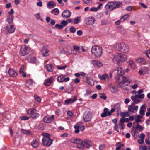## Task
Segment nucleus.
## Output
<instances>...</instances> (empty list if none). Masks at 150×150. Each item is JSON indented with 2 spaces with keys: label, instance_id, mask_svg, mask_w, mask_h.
I'll return each mask as SVG.
<instances>
[{
  "label": "nucleus",
  "instance_id": "nucleus-30",
  "mask_svg": "<svg viewBox=\"0 0 150 150\" xmlns=\"http://www.w3.org/2000/svg\"><path fill=\"white\" fill-rule=\"evenodd\" d=\"M131 99L132 100L133 103L135 104H138L141 102V100L138 99L134 97V96H132L131 97Z\"/></svg>",
  "mask_w": 150,
  "mask_h": 150
},
{
  "label": "nucleus",
  "instance_id": "nucleus-5",
  "mask_svg": "<svg viewBox=\"0 0 150 150\" xmlns=\"http://www.w3.org/2000/svg\"><path fill=\"white\" fill-rule=\"evenodd\" d=\"M70 141L72 143L76 144L77 148L83 150V145H82V140L79 139L73 138L71 139Z\"/></svg>",
  "mask_w": 150,
  "mask_h": 150
},
{
  "label": "nucleus",
  "instance_id": "nucleus-55",
  "mask_svg": "<svg viewBox=\"0 0 150 150\" xmlns=\"http://www.w3.org/2000/svg\"><path fill=\"white\" fill-rule=\"evenodd\" d=\"M69 30L70 32L72 33H75L76 31V29L73 26H71L70 27L69 29Z\"/></svg>",
  "mask_w": 150,
  "mask_h": 150
},
{
  "label": "nucleus",
  "instance_id": "nucleus-7",
  "mask_svg": "<svg viewBox=\"0 0 150 150\" xmlns=\"http://www.w3.org/2000/svg\"><path fill=\"white\" fill-rule=\"evenodd\" d=\"M29 51V48L25 45H23L21 48L20 52L21 54L24 56L28 54Z\"/></svg>",
  "mask_w": 150,
  "mask_h": 150
},
{
  "label": "nucleus",
  "instance_id": "nucleus-12",
  "mask_svg": "<svg viewBox=\"0 0 150 150\" xmlns=\"http://www.w3.org/2000/svg\"><path fill=\"white\" fill-rule=\"evenodd\" d=\"M4 28L7 30L8 32L10 33H13L15 31V28L13 25H10L9 26H6L4 27Z\"/></svg>",
  "mask_w": 150,
  "mask_h": 150
},
{
  "label": "nucleus",
  "instance_id": "nucleus-61",
  "mask_svg": "<svg viewBox=\"0 0 150 150\" xmlns=\"http://www.w3.org/2000/svg\"><path fill=\"white\" fill-rule=\"evenodd\" d=\"M73 48L74 50L78 51L80 49V47L74 45L73 46Z\"/></svg>",
  "mask_w": 150,
  "mask_h": 150
},
{
  "label": "nucleus",
  "instance_id": "nucleus-1",
  "mask_svg": "<svg viewBox=\"0 0 150 150\" xmlns=\"http://www.w3.org/2000/svg\"><path fill=\"white\" fill-rule=\"evenodd\" d=\"M129 80L128 76H123L121 80L118 83V87L126 90H129V89L128 86L130 81Z\"/></svg>",
  "mask_w": 150,
  "mask_h": 150
},
{
  "label": "nucleus",
  "instance_id": "nucleus-33",
  "mask_svg": "<svg viewBox=\"0 0 150 150\" xmlns=\"http://www.w3.org/2000/svg\"><path fill=\"white\" fill-rule=\"evenodd\" d=\"M59 11L57 8H55L51 10V13L54 15H57L59 13Z\"/></svg>",
  "mask_w": 150,
  "mask_h": 150
},
{
  "label": "nucleus",
  "instance_id": "nucleus-20",
  "mask_svg": "<svg viewBox=\"0 0 150 150\" xmlns=\"http://www.w3.org/2000/svg\"><path fill=\"white\" fill-rule=\"evenodd\" d=\"M98 77L101 80H107L108 81L109 79V76L106 74H104L102 75H98Z\"/></svg>",
  "mask_w": 150,
  "mask_h": 150
},
{
  "label": "nucleus",
  "instance_id": "nucleus-59",
  "mask_svg": "<svg viewBox=\"0 0 150 150\" xmlns=\"http://www.w3.org/2000/svg\"><path fill=\"white\" fill-rule=\"evenodd\" d=\"M97 66L99 67H101L103 65V64L100 61H97L96 62Z\"/></svg>",
  "mask_w": 150,
  "mask_h": 150
},
{
  "label": "nucleus",
  "instance_id": "nucleus-22",
  "mask_svg": "<svg viewBox=\"0 0 150 150\" xmlns=\"http://www.w3.org/2000/svg\"><path fill=\"white\" fill-rule=\"evenodd\" d=\"M81 125V123L79 122L74 126V127L75 129L74 132L75 133H78L79 132L80 125Z\"/></svg>",
  "mask_w": 150,
  "mask_h": 150
},
{
  "label": "nucleus",
  "instance_id": "nucleus-35",
  "mask_svg": "<svg viewBox=\"0 0 150 150\" xmlns=\"http://www.w3.org/2000/svg\"><path fill=\"white\" fill-rule=\"evenodd\" d=\"M30 62L31 63H33L36 64H38V63L35 57L33 56L31 57L30 58Z\"/></svg>",
  "mask_w": 150,
  "mask_h": 150
},
{
  "label": "nucleus",
  "instance_id": "nucleus-17",
  "mask_svg": "<svg viewBox=\"0 0 150 150\" xmlns=\"http://www.w3.org/2000/svg\"><path fill=\"white\" fill-rule=\"evenodd\" d=\"M53 78V77L51 76L45 79L44 82V85L47 86H50L52 82Z\"/></svg>",
  "mask_w": 150,
  "mask_h": 150
},
{
  "label": "nucleus",
  "instance_id": "nucleus-16",
  "mask_svg": "<svg viewBox=\"0 0 150 150\" xmlns=\"http://www.w3.org/2000/svg\"><path fill=\"white\" fill-rule=\"evenodd\" d=\"M49 50L46 47H42L41 50L42 55L43 57H46L48 55L49 52Z\"/></svg>",
  "mask_w": 150,
  "mask_h": 150
},
{
  "label": "nucleus",
  "instance_id": "nucleus-9",
  "mask_svg": "<svg viewBox=\"0 0 150 150\" xmlns=\"http://www.w3.org/2000/svg\"><path fill=\"white\" fill-rule=\"evenodd\" d=\"M105 9L110 11L116 9L114 2H109L105 6Z\"/></svg>",
  "mask_w": 150,
  "mask_h": 150
},
{
  "label": "nucleus",
  "instance_id": "nucleus-11",
  "mask_svg": "<svg viewBox=\"0 0 150 150\" xmlns=\"http://www.w3.org/2000/svg\"><path fill=\"white\" fill-rule=\"evenodd\" d=\"M71 12L68 10H64L62 14V16L64 18H67L70 17L71 15Z\"/></svg>",
  "mask_w": 150,
  "mask_h": 150
},
{
  "label": "nucleus",
  "instance_id": "nucleus-37",
  "mask_svg": "<svg viewBox=\"0 0 150 150\" xmlns=\"http://www.w3.org/2000/svg\"><path fill=\"white\" fill-rule=\"evenodd\" d=\"M21 132L25 134L30 135L32 134L31 132L29 130H27L21 129Z\"/></svg>",
  "mask_w": 150,
  "mask_h": 150
},
{
  "label": "nucleus",
  "instance_id": "nucleus-24",
  "mask_svg": "<svg viewBox=\"0 0 150 150\" xmlns=\"http://www.w3.org/2000/svg\"><path fill=\"white\" fill-rule=\"evenodd\" d=\"M37 110L35 108H30L26 111V112L28 114L30 115L31 116Z\"/></svg>",
  "mask_w": 150,
  "mask_h": 150
},
{
  "label": "nucleus",
  "instance_id": "nucleus-32",
  "mask_svg": "<svg viewBox=\"0 0 150 150\" xmlns=\"http://www.w3.org/2000/svg\"><path fill=\"white\" fill-rule=\"evenodd\" d=\"M114 2L116 8L120 7L122 4V3L121 1H114Z\"/></svg>",
  "mask_w": 150,
  "mask_h": 150
},
{
  "label": "nucleus",
  "instance_id": "nucleus-14",
  "mask_svg": "<svg viewBox=\"0 0 150 150\" xmlns=\"http://www.w3.org/2000/svg\"><path fill=\"white\" fill-rule=\"evenodd\" d=\"M84 121L86 122H87L91 120L92 117L91 113L88 112L86 113H85L83 116Z\"/></svg>",
  "mask_w": 150,
  "mask_h": 150
},
{
  "label": "nucleus",
  "instance_id": "nucleus-54",
  "mask_svg": "<svg viewBox=\"0 0 150 150\" xmlns=\"http://www.w3.org/2000/svg\"><path fill=\"white\" fill-rule=\"evenodd\" d=\"M119 124V127L120 129L122 130L125 127V125L124 124Z\"/></svg>",
  "mask_w": 150,
  "mask_h": 150
},
{
  "label": "nucleus",
  "instance_id": "nucleus-44",
  "mask_svg": "<svg viewBox=\"0 0 150 150\" xmlns=\"http://www.w3.org/2000/svg\"><path fill=\"white\" fill-rule=\"evenodd\" d=\"M81 21L80 17H77L75 18L74 21V24H77L79 23Z\"/></svg>",
  "mask_w": 150,
  "mask_h": 150
},
{
  "label": "nucleus",
  "instance_id": "nucleus-6",
  "mask_svg": "<svg viewBox=\"0 0 150 150\" xmlns=\"http://www.w3.org/2000/svg\"><path fill=\"white\" fill-rule=\"evenodd\" d=\"M138 109V106L134 103H132L128 107V111L132 113H135Z\"/></svg>",
  "mask_w": 150,
  "mask_h": 150
},
{
  "label": "nucleus",
  "instance_id": "nucleus-4",
  "mask_svg": "<svg viewBox=\"0 0 150 150\" xmlns=\"http://www.w3.org/2000/svg\"><path fill=\"white\" fill-rule=\"evenodd\" d=\"M91 52L96 57H98L101 56L103 53L102 47L96 45L92 46Z\"/></svg>",
  "mask_w": 150,
  "mask_h": 150
},
{
  "label": "nucleus",
  "instance_id": "nucleus-46",
  "mask_svg": "<svg viewBox=\"0 0 150 150\" xmlns=\"http://www.w3.org/2000/svg\"><path fill=\"white\" fill-rule=\"evenodd\" d=\"M109 23V21L105 19H103L101 22V25H102L108 24Z\"/></svg>",
  "mask_w": 150,
  "mask_h": 150
},
{
  "label": "nucleus",
  "instance_id": "nucleus-39",
  "mask_svg": "<svg viewBox=\"0 0 150 150\" xmlns=\"http://www.w3.org/2000/svg\"><path fill=\"white\" fill-rule=\"evenodd\" d=\"M111 91L114 93H116L118 91V90L116 87L112 86L110 88Z\"/></svg>",
  "mask_w": 150,
  "mask_h": 150
},
{
  "label": "nucleus",
  "instance_id": "nucleus-49",
  "mask_svg": "<svg viewBox=\"0 0 150 150\" xmlns=\"http://www.w3.org/2000/svg\"><path fill=\"white\" fill-rule=\"evenodd\" d=\"M131 132L132 135L134 137L135 135H137L138 133V132L135 129L132 130Z\"/></svg>",
  "mask_w": 150,
  "mask_h": 150
},
{
  "label": "nucleus",
  "instance_id": "nucleus-34",
  "mask_svg": "<svg viewBox=\"0 0 150 150\" xmlns=\"http://www.w3.org/2000/svg\"><path fill=\"white\" fill-rule=\"evenodd\" d=\"M86 81L87 83L91 86H93L94 84L93 81L92 79H91L89 78H87Z\"/></svg>",
  "mask_w": 150,
  "mask_h": 150
},
{
  "label": "nucleus",
  "instance_id": "nucleus-42",
  "mask_svg": "<svg viewBox=\"0 0 150 150\" xmlns=\"http://www.w3.org/2000/svg\"><path fill=\"white\" fill-rule=\"evenodd\" d=\"M64 76H59L57 77V81L60 82H64Z\"/></svg>",
  "mask_w": 150,
  "mask_h": 150
},
{
  "label": "nucleus",
  "instance_id": "nucleus-28",
  "mask_svg": "<svg viewBox=\"0 0 150 150\" xmlns=\"http://www.w3.org/2000/svg\"><path fill=\"white\" fill-rule=\"evenodd\" d=\"M46 67L47 71L50 72L53 71L54 69L53 65L50 64H47L46 66Z\"/></svg>",
  "mask_w": 150,
  "mask_h": 150
},
{
  "label": "nucleus",
  "instance_id": "nucleus-48",
  "mask_svg": "<svg viewBox=\"0 0 150 150\" xmlns=\"http://www.w3.org/2000/svg\"><path fill=\"white\" fill-rule=\"evenodd\" d=\"M83 1L86 4L89 5L91 4L92 3L91 0H83Z\"/></svg>",
  "mask_w": 150,
  "mask_h": 150
},
{
  "label": "nucleus",
  "instance_id": "nucleus-19",
  "mask_svg": "<svg viewBox=\"0 0 150 150\" xmlns=\"http://www.w3.org/2000/svg\"><path fill=\"white\" fill-rule=\"evenodd\" d=\"M47 6L48 8L51 9L56 7V5L54 1H51L47 3Z\"/></svg>",
  "mask_w": 150,
  "mask_h": 150
},
{
  "label": "nucleus",
  "instance_id": "nucleus-13",
  "mask_svg": "<svg viewBox=\"0 0 150 150\" xmlns=\"http://www.w3.org/2000/svg\"><path fill=\"white\" fill-rule=\"evenodd\" d=\"M77 100V97L76 96H74L73 99L69 98L66 100L64 101V103L66 105H69L76 101Z\"/></svg>",
  "mask_w": 150,
  "mask_h": 150
},
{
  "label": "nucleus",
  "instance_id": "nucleus-10",
  "mask_svg": "<svg viewBox=\"0 0 150 150\" xmlns=\"http://www.w3.org/2000/svg\"><path fill=\"white\" fill-rule=\"evenodd\" d=\"M54 117V115H52L50 117L48 116H45L44 117L43 121L45 123H50L53 121Z\"/></svg>",
  "mask_w": 150,
  "mask_h": 150
},
{
  "label": "nucleus",
  "instance_id": "nucleus-2",
  "mask_svg": "<svg viewBox=\"0 0 150 150\" xmlns=\"http://www.w3.org/2000/svg\"><path fill=\"white\" fill-rule=\"evenodd\" d=\"M113 47L117 50L124 53H127L129 51L128 46L123 42L116 43L113 45Z\"/></svg>",
  "mask_w": 150,
  "mask_h": 150
},
{
  "label": "nucleus",
  "instance_id": "nucleus-62",
  "mask_svg": "<svg viewBox=\"0 0 150 150\" xmlns=\"http://www.w3.org/2000/svg\"><path fill=\"white\" fill-rule=\"evenodd\" d=\"M146 52L147 57L150 58V50H147Z\"/></svg>",
  "mask_w": 150,
  "mask_h": 150
},
{
  "label": "nucleus",
  "instance_id": "nucleus-21",
  "mask_svg": "<svg viewBox=\"0 0 150 150\" xmlns=\"http://www.w3.org/2000/svg\"><path fill=\"white\" fill-rule=\"evenodd\" d=\"M8 73L10 76L12 77H15L17 76V73L12 69L9 68Z\"/></svg>",
  "mask_w": 150,
  "mask_h": 150
},
{
  "label": "nucleus",
  "instance_id": "nucleus-57",
  "mask_svg": "<svg viewBox=\"0 0 150 150\" xmlns=\"http://www.w3.org/2000/svg\"><path fill=\"white\" fill-rule=\"evenodd\" d=\"M115 110V109L114 108H112L110 111L108 113V116H110L111 115L112 113Z\"/></svg>",
  "mask_w": 150,
  "mask_h": 150
},
{
  "label": "nucleus",
  "instance_id": "nucleus-18",
  "mask_svg": "<svg viewBox=\"0 0 150 150\" xmlns=\"http://www.w3.org/2000/svg\"><path fill=\"white\" fill-rule=\"evenodd\" d=\"M120 53L116 54L114 56L112 59L114 63H117V64L119 63L120 62Z\"/></svg>",
  "mask_w": 150,
  "mask_h": 150
},
{
  "label": "nucleus",
  "instance_id": "nucleus-36",
  "mask_svg": "<svg viewBox=\"0 0 150 150\" xmlns=\"http://www.w3.org/2000/svg\"><path fill=\"white\" fill-rule=\"evenodd\" d=\"M129 115V113L127 112H122L120 113V116L123 118H124L125 116L128 117Z\"/></svg>",
  "mask_w": 150,
  "mask_h": 150
},
{
  "label": "nucleus",
  "instance_id": "nucleus-63",
  "mask_svg": "<svg viewBox=\"0 0 150 150\" xmlns=\"http://www.w3.org/2000/svg\"><path fill=\"white\" fill-rule=\"evenodd\" d=\"M126 10L128 11H131L132 10V7L131 6H129L126 7L125 8Z\"/></svg>",
  "mask_w": 150,
  "mask_h": 150
},
{
  "label": "nucleus",
  "instance_id": "nucleus-38",
  "mask_svg": "<svg viewBox=\"0 0 150 150\" xmlns=\"http://www.w3.org/2000/svg\"><path fill=\"white\" fill-rule=\"evenodd\" d=\"M39 116L40 114L38 113L35 112L31 116V117L33 119H36Z\"/></svg>",
  "mask_w": 150,
  "mask_h": 150
},
{
  "label": "nucleus",
  "instance_id": "nucleus-15",
  "mask_svg": "<svg viewBox=\"0 0 150 150\" xmlns=\"http://www.w3.org/2000/svg\"><path fill=\"white\" fill-rule=\"evenodd\" d=\"M82 145H83V149L84 147L86 148L89 147L91 145V141L88 140H84L82 142Z\"/></svg>",
  "mask_w": 150,
  "mask_h": 150
},
{
  "label": "nucleus",
  "instance_id": "nucleus-60",
  "mask_svg": "<svg viewBox=\"0 0 150 150\" xmlns=\"http://www.w3.org/2000/svg\"><path fill=\"white\" fill-rule=\"evenodd\" d=\"M29 119V117L26 116H23L21 117V119L24 120H28Z\"/></svg>",
  "mask_w": 150,
  "mask_h": 150
},
{
  "label": "nucleus",
  "instance_id": "nucleus-26",
  "mask_svg": "<svg viewBox=\"0 0 150 150\" xmlns=\"http://www.w3.org/2000/svg\"><path fill=\"white\" fill-rule=\"evenodd\" d=\"M120 62H125L126 60L127 57V56L125 54L120 53Z\"/></svg>",
  "mask_w": 150,
  "mask_h": 150
},
{
  "label": "nucleus",
  "instance_id": "nucleus-52",
  "mask_svg": "<svg viewBox=\"0 0 150 150\" xmlns=\"http://www.w3.org/2000/svg\"><path fill=\"white\" fill-rule=\"evenodd\" d=\"M133 127L135 129H137V127L139 126L138 122H135L133 123Z\"/></svg>",
  "mask_w": 150,
  "mask_h": 150
},
{
  "label": "nucleus",
  "instance_id": "nucleus-27",
  "mask_svg": "<svg viewBox=\"0 0 150 150\" xmlns=\"http://www.w3.org/2000/svg\"><path fill=\"white\" fill-rule=\"evenodd\" d=\"M31 145L33 147L36 148L38 146L39 143L36 140L34 139L31 142Z\"/></svg>",
  "mask_w": 150,
  "mask_h": 150
},
{
  "label": "nucleus",
  "instance_id": "nucleus-29",
  "mask_svg": "<svg viewBox=\"0 0 150 150\" xmlns=\"http://www.w3.org/2000/svg\"><path fill=\"white\" fill-rule=\"evenodd\" d=\"M117 73L120 75H122L124 74V71L120 67H117Z\"/></svg>",
  "mask_w": 150,
  "mask_h": 150
},
{
  "label": "nucleus",
  "instance_id": "nucleus-40",
  "mask_svg": "<svg viewBox=\"0 0 150 150\" xmlns=\"http://www.w3.org/2000/svg\"><path fill=\"white\" fill-rule=\"evenodd\" d=\"M142 117L140 115H138L136 116L135 117V122H141V120L140 119L142 118Z\"/></svg>",
  "mask_w": 150,
  "mask_h": 150
},
{
  "label": "nucleus",
  "instance_id": "nucleus-31",
  "mask_svg": "<svg viewBox=\"0 0 150 150\" xmlns=\"http://www.w3.org/2000/svg\"><path fill=\"white\" fill-rule=\"evenodd\" d=\"M136 59L137 62L138 63L143 64L145 62V60L144 58H137Z\"/></svg>",
  "mask_w": 150,
  "mask_h": 150
},
{
  "label": "nucleus",
  "instance_id": "nucleus-53",
  "mask_svg": "<svg viewBox=\"0 0 150 150\" xmlns=\"http://www.w3.org/2000/svg\"><path fill=\"white\" fill-rule=\"evenodd\" d=\"M61 24L63 26H66L68 24V22L65 20H63L61 22Z\"/></svg>",
  "mask_w": 150,
  "mask_h": 150
},
{
  "label": "nucleus",
  "instance_id": "nucleus-58",
  "mask_svg": "<svg viewBox=\"0 0 150 150\" xmlns=\"http://www.w3.org/2000/svg\"><path fill=\"white\" fill-rule=\"evenodd\" d=\"M108 113L107 114V113H105L104 112H103L101 114L100 116H101V117H102V118H103V117H105L108 116Z\"/></svg>",
  "mask_w": 150,
  "mask_h": 150
},
{
  "label": "nucleus",
  "instance_id": "nucleus-56",
  "mask_svg": "<svg viewBox=\"0 0 150 150\" xmlns=\"http://www.w3.org/2000/svg\"><path fill=\"white\" fill-rule=\"evenodd\" d=\"M55 27L56 28H58L59 29H61L63 28V26L62 25H60L59 24H56Z\"/></svg>",
  "mask_w": 150,
  "mask_h": 150
},
{
  "label": "nucleus",
  "instance_id": "nucleus-25",
  "mask_svg": "<svg viewBox=\"0 0 150 150\" xmlns=\"http://www.w3.org/2000/svg\"><path fill=\"white\" fill-rule=\"evenodd\" d=\"M33 81L32 80H28L26 83V86L30 89L32 88V87L33 86Z\"/></svg>",
  "mask_w": 150,
  "mask_h": 150
},
{
  "label": "nucleus",
  "instance_id": "nucleus-3",
  "mask_svg": "<svg viewBox=\"0 0 150 150\" xmlns=\"http://www.w3.org/2000/svg\"><path fill=\"white\" fill-rule=\"evenodd\" d=\"M41 135L43 136L42 143L45 146H50L52 143L53 140L50 139V135L47 133H42Z\"/></svg>",
  "mask_w": 150,
  "mask_h": 150
},
{
  "label": "nucleus",
  "instance_id": "nucleus-47",
  "mask_svg": "<svg viewBox=\"0 0 150 150\" xmlns=\"http://www.w3.org/2000/svg\"><path fill=\"white\" fill-rule=\"evenodd\" d=\"M100 98L103 99L104 100H105L107 99V97L106 96L105 94L104 93H102L100 95Z\"/></svg>",
  "mask_w": 150,
  "mask_h": 150
},
{
  "label": "nucleus",
  "instance_id": "nucleus-50",
  "mask_svg": "<svg viewBox=\"0 0 150 150\" xmlns=\"http://www.w3.org/2000/svg\"><path fill=\"white\" fill-rule=\"evenodd\" d=\"M67 65H65L63 66H57V68L58 70H63L64 69L67 68Z\"/></svg>",
  "mask_w": 150,
  "mask_h": 150
},
{
  "label": "nucleus",
  "instance_id": "nucleus-43",
  "mask_svg": "<svg viewBox=\"0 0 150 150\" xmlns=\"http://www.w3.org/2000/svg\"><path fill=\"white\" fill-rule=\"evenodd\" d=\"M34 98L35 100L38 102H40L41 100V99L40 97L37 94H35Z\"/></svg>",
  "mask_w": 150,
  "mask_h": 150
},
{
  "label": "nucleus",
  "instance_id": "nucleus-51",
  "mask_svg": "<svg viewBox=\"0 0 150 150\" xmlns=\"http://www.w3.org/2000/svg\"><path fill=\"white\" fill-rule=\"evenodd\" d=\"M143 106H145L144 105H142L140 109V114L142 115H144V111L142 108V107Z\"/></svg>",
  "mask_w": 150,
  "mask_h": 150
},
{
  "label": "nucleus",
  "instance_id": "nucleus-45",
  "mask_svg": "<svg viewBox=\"0 0 150 150\" xmlns=\"http://www.w3.org/2000/svg\"><path fill=\"white\" fill-rule=\"evenodd\" d=\"M129 17V15L128 14H126L125 15L122 17L120 19V20L121 22H123L125 20H126Z\"/></svg>",
  "mask_w": 150,
  "mask_h": 150
},
{
  "label": "nucleus",
  "instance_id": "nucleus-41",
  "mask_svg": "<svg viewBox=\"0 0 150 150\" xmlns=\"http://www.w3.org/2000/svg\"><path fill=\"white\" fill-rule=\"evenodd\" d=\"M141 69L145 74H147L149 72V69L147 67H142Z\"/></svg>",
  "mask_w": 150,
  "mask_h": 150
},
{
  "label": "nucleus",
  "instance_id": "nucleus-8",
  "mask_svg": "<svg viewBox=\"0 0 150 150\" xmlns=\"http://www.w3.org/2000/svg\"><path fill=\"white\" fill-rule=\"evenodd\" d=\"M96 21L95 19L93 17H90L87 18L85 20V23L86 24L89 25H93Z\"/></svg>",
  "mask_w": 150,
  "mask_h": 150
},
{
  "label": "nucleus",
  "instance_id": "nucleus-23",
  "mask_svg": "<svg viewBox=\"0 0 150 150\" xmlns=\"http://www.w3.org/2000/svg\"><path fill=\"white\" fill-rule=\"evenodd\" d=\"M14 18V16L12 15L8 16L6 21H7L9 24H11L13 23V20Z\"/></svg>",
  "mask_w": 150,
  "mask_h": 150
},
{
  "label": "nucleus",
  "instance_id": "nucleus-64",
  "mask_svg": "<svg viewBox=\"0 0 150 150\" xmlns=\"http://www.w3.org/2000/svg\"><path fill=\"white\" fill-rule=\"evenodd\" d=\"M146 115L147 116H150V108H147V112L146 113Z\"/></svg>",
  "mask_w": 150,
  "mask_h": 150
}]
</instances>
